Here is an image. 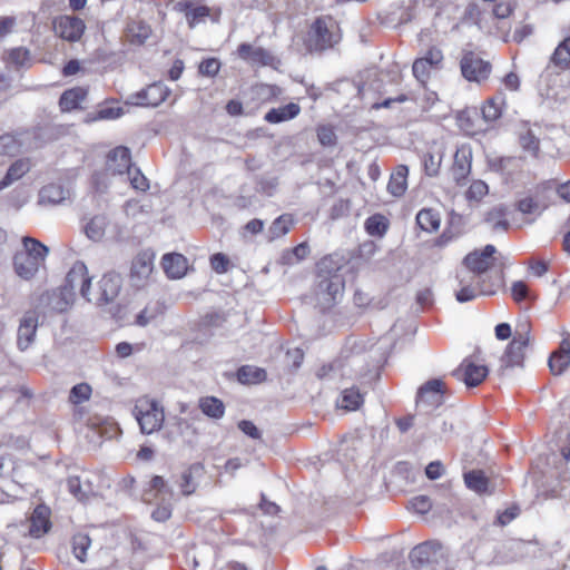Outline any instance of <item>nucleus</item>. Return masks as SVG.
I'll use <instances>...</instances> for the list:
<instances>
[{"instance_id": "obj_39", "label": "nucleus", "mask_w": 570, "mask_h": 570, "mask_svg": "<svg viewBox=\"0 0 570 570\" xmlns=\"http://www.w3.org/2000/svg\"><path fill=\"white\" fill-rule=\"evenodd\" d=\"M550 61L561 70L570 69V36L559 42Z\"/></svg>"}, {"instance_id": "obj_24", "label": "nucleus", "mask_w": 570, "mask_h": 570, "mask_svg": "<svg viewBox=\"0 0 570 570\" xmlns=\"http://www.w3.org/2000/svg\"><path fill=\"white\" fill-rule=\"evenodd\" d=\"M88 96V89L83 87H73L65 90L59 98V108L62 112H70L76 109H82L80 106Z\"/></svg>"}, {"instance_id": "obj_26", "label": "nucleus", "mask_w": 570, "mask_h": 570, "mask_svg": "<svg viewBox=\"0 0 570 570\" xmlns=\"http://www.w3.org/2000/svg\"><path fill=\"white\" fill-rule=\"evenodd\" d=\"M151 29L144 20H129L125 28L127 41L135 46H142L149 38Z\"/></svg>"}, {"instance_id": "obj_1", "label": "nucleus", "mask_w": 570, "mask_h": 570, "mask_svg": "<svg viewBox=\"0 0 570 570\" xmlns=\"http://www.w3.org/2000/svg\"><path fill=\"white\" fill-rule=\"evenodd\" d=\"M341 41L338 22L332 16L317 17L308 31L306 47L309 52H322Z\"/></svg>"}, {"instance_id": "obj_7", "label": "nucleus", "mask_w": 570, "mask_h": 570, "mask_svg": "<svg viewBox=\"0 0 570 570\" xmlns=\"http://www.w3.org/2000/svg\"><path fill=\"white\" fill-rule=\"evenodd\" d=\"M462 76L474 82H480L489 78L492 66L472 51L464 52L461 62Z\"/></svg>"}, {"instance_id": "obj_31", "label": "nucleus", "mask_w": 570, "mask_h": 570, "mask_svg": "<svg viewBox=\"0 0 570 570\" xmlns=\"http://www.w3.org/2000/svg\"><path fill=\"white\" fill-rule=\"evenodd\" d=\"M299 112H301V107L298 104L288 102L278 108L269 109L265 114L264 119L269 124H279L283 121L294 119L296 116H298Z\"/></svg>"}, {"instance_id": "obj_5", "label": "nucleus", "mask_w": 570, "mask_h": 570, "mask_svg": "<svg viewBox=\"0 0 570 570\" xmlns=\"http://www.w3.org/2000/svg\"><path fill=\"white\" fill-rule=\"evenodd\" d=\"M530 343V332H517L512 341L508 344L503 355L501 356V366L499 375H503L508 367L523 366L524 348Z\"/></svg>"}, {"instance_id": "obj_48", "label": "nucleus", "mask_w": 570, "mask_h": 570, "mask_svg": "<svg viewBox=\"0 0 570 570\" xmlns=\"http://www.w3.org/2000/svg\"><path fill=\"white\" fill-rule=\"evenodd\" d=\"M453 225H454V218L452 217L451 220H450L449 226L442 232V234L440 236H438L436 238H434L431 242L430 246L431 247L443 248L449 243H451L453 239L458 238L460 236L461 232L460 230H454L453 229Z\"/></svg>"}, {"instance_id": "obj_46", "label": "nucleus", "mask_w": 570, "mask_h": 570, "mask_svg": "<svg viewBox=\"0 0 570 570\" xmlns=\"http://www.w3.org/2000/svg\"><path fill=\"white\" fill-rule=\"evenodd\" d=\"M519 142L522 149L530 153L534 158L539 156L540 140L534 136L531 129L520 135Z\"/></svg>"}, {"instance_id": "obj_9", "label": "nucleus", "mask_w": 570, "mask_h": 570, "mask_svg": "<svg viewBox=\"0 0 570 570\" xmlns=\"http://www.w3.org/2000/svg\"><path fill=\"white\" fill-rule=\"evenodd\" d=\"M489 375V367L485 365L475 364L469 357L464 358L462 363L452 371V376L463 381L468 389L479 386Z\"/></svg>"}, {"instance_id": "obj_15", "label": "nucleus", "mask_w": 570, "mask_h": 570, "mask_svg": "<svg viewBox=\"0 0 570 570\" xmlns=\"http://www.w3.org/2000/svg\"><path fill=\"white\" fill-rule=\"evenodd\" d=\"M122 287V277L117 272L106 273L99 281L100 296L97 301L98 305L109 304L119 295Z\"/></svg>"}, {"instance_id": "obj_50", "label": "nucleus", "mask_w": 570, "mask_h": 570, "mask_svg": "<svg viewBox=\"0 0 570 570\" xmlns=\"http://www.w3.org/2000/svg\"><path fill=\"white\" fill-rule=\"evenodd\" d=\"M21 144L9 134L0 136V155L14 156L20 151Z\"/></svg>"}, {"instance_id": "obj_49", "label": "nucleus", "mask_w": 570, "mask_h": 570, "mask_svg": "<svg viewBox=\"0 0 570 570\" xmlns=\"http://www.w3.org/2000/svg\"><path fill=\"white\" fill-rule=\"evenodd\" d=\"M91 392V386L88 383L76 384L70 390L69 401L75 405L80 404L89 400Z\"/></svg>"}, {"instance_id": "obj_14", "label": "nucleus", "mask_w": 570, "mask_h": 570, "mask_svg": "<svg viewBox=\"0 0 570 570\" xmlns=\"http://www.w3.org/2000/svg\"><path fill=\"white\" fill-rule=\"evenodd\" d=\"M131 155L130 149L125 146H118L107 154V171L112 175L131 174Z\"/></svg>"}, {"instance_id": "obj_42", "label": "nucleus", "mask_w": 570, "mask_h": 570, "mask_svg": "<svg viewBox=\"0 0 570 570\" xmlns=\"http://www.w3.org/2000/svg\"><path fill=\"white\" fill-rule=\"evenodd\" d=\"M367 351V344L362 338L348 336L341 350V357L348 360L352 356L361 355Z\"/></svg>"}, {"instance_id": "obj_44", "label": "nucleus", "mask_w": 570, "mask_h": 570, "mask_svg": "<svg viewBox=\"0 0 570 570\" xmlns=\"http://www.w3.org/2000/svg\"><path fill=\"white\" fill-rule=\"evenodd\" d=\"M91 539L86 533H77L72 537V552L80 561H86L87 550L90 547Z\"/></svg>"}, {"instance_id": "obj_54", "label": "nucleus", "mask_w": 570, "mask_h": 570, "mask_svg": "<svg viewBox=\"0 0 570 570\" xmlns=\"http://www.w3.org/2000/svg\"><path fill=\"white\" fill-rule=\"evenodd\" d=\"M351 210L350 199L340 198L330 209V219L337 220L348 216Z\"/></svg>"}, {"instance_id": "obj_37", "label": "nucleus", "mask_w": 570, "mask_h": 570, "mask_svg": "<svg viewBox=\"0 0 570 570\" xmlns=\"http://www.w3.org/2000/svg\"><path fill=\"white\" fill-rule=\"evenodd\" d=\"M415 222L422 230L431 233L439 229L441 218L433 208H423L416 214Z\"/></svg>"}, {"instance_id": "obj_47", "label": "nucleus", "mask_w": 570, "mask_h": 570, "mask_svg": "<svg viewBox=\"0 0 570 570\" xmlns=\"http://www.w3.org/2000/svg\"><path fill=\"white\" fill-rule=\"evenodd\" d=\"M342 403V406L348 411L358 410L363 404V395L357 389H346L343 391Z\"/></svg>"}, {"instance_id": "obj_64", "label": "nucleus", "mask_w": 570, "mask_h": 570, "mask_svg": "<svg viewBox=\"0 0 570 570\" xmlns=\"http://www.w3.org/2000/svg\"><path fill=\"white\" fill-rule=\"evenodd\" d=\"M238 429L248 438L253 440H261L262 432L261 430L249 420H240L237 423Z\"/></svg>"}, {"instance_id": "obj_45", "label": "nucleus", "mask_w": 570, "mask_h": 570, "mask_svg": "<svg viewBox=\"0 0 570 570\" xmlns=\"http://www.w3.org/2000/svg\"><path fill=\"white\" fill-rule=\"evenodd\" d=\"M254 183L257 193L272 196L278 186V178L256 175L254 176Z\"/></svg>"}, {"instance_id": "obj_36", "label": "nucleus", "mask_w": 570, "mask_h": 570, "mask_svg": "<svg viewBox=\"0 0 570 570\" xmlns=\"http://www.w3.org/2000/svg\"><path fill=\"white\" fill-rule=\"evenodd\" d=\"M198 407L206 416L219 420L225 414L224 402L216 396H204L199 399Z\"/></svg>"}, {"instance_id": "obj_32", "label": "nucleus", "mask_w": 570, "mask_h": 570, "mask_svg": "<svg viewBox=\"0 0 570 570\" xmlns=\"http://www.w3.org/2000/svg\"><path fill=\"white\" fill-rule=\"evenodd\" d=\"M505 105V95L502 91L497 92L493 97L487 99L481 114L487 122H492L499 119L502 115V108Z\"/></svg>"}, {"instance_id": "obj_25", "label": "nucleus", "mask_w": 570, "mask_h": 570, "mask_svg": "<svg viewBox=\"0 0 570 570\" xmlns=\"http://www.w3.org/2000/svg\"><path fill=\"white\" fill-rule=\"evenodd\" d=\"M317 278V292L326 294L330 301L335 302L337 295L344 289V278L342 275H316Z\"/></svg>"}, {"instance_id": "obj_29", "label": "nucleus", "mask_w": 570, "mask_h": 570, "mask_svg": "<svg viewBox=\"0 0 570 570\" xmlns=\"http://www.w3.org/2000/svg\"><path fill=\"white\" fill-rule=\"evenodd\" d=\"M150 495L160 502H171L174 490L163 476L154 475L149 482V489L145 492L146 498L149 499Z\"/></svg>"}, {"instance_id": "obj_58", "label": "nucleus", "mask_w": 570, "mask_h": 570, "mask_svg": "<svg viewBox=\"0 0 570 570\" xmlns=\"http://www.w3.org/2000/svg\"><path fill=\"white\" fill-rule=\"evenodd\" d=\"M459 284L462 285L461 289L455 293V298L460 303H466L476 297L475 288L470 285H464V279L456 275Z\"/></svg>"}, {"instance_id": "obj_38", "label": "nucleus", "mask_w": 570, "mask_h": 570, "mask_svg": "<svg viewBox=\"0 0 570 570\" xmlns=\"http://www.w3.org/2000/svg\"><path fill=\"white\" fill-rule=\"evenodd\" d=\"M22 244L24 249L21 252L23 254L36 259L40 264L45 263V259L49 253V248L45 244L30 236H24L22 238Z\"/></svg>"}, {"instance_id": "obj_40", "label": "nucleus", "mask_w": 570, "mask_h": 570, "mask_svg": "<svg viewBox=\"0 0 570 570\" xmlns=\"http://www.w3.org/2000/svg\"><path fill=\"white\" fill-rule=\"evenodd\" d=\"M107 224L108 222L105 215H96L83 226V232L92 242H99L105 235Z\"/></svg>"}, {"instance_id": "obj_34", "label": "nucleus", "mask_w": 570, "mask_h": 570, "mask_svg": "<svg viewBox=\"0 0 570 570\" xmlns=\"http://www.w3.org/2000/svg\"><path fill=\"white\" fill-rule=\"evenodd\" d=\"M236 377L242 384H258L267 379L264 368L253 365H242L236 372Z\"/></svg>"}, {"instance_id": "obj_60", "label": "nucleus", "mask_w": 570, "mask_h": 570, "mask_svg": "<svg viewBox=\"0 0 570 570\" xmlns=\"http://www.w3.org/2000/svg\"><path fill=\"white\" fill-rule=\"evenodd\" d=\"M424 171L428 176L433 177L439 174L441 157L428 153L423 157Z\"/></svg>"}, {"instance_id": "obj_28", "label": "nucleus", "mask_w": 570, "mask_h": 570, "mask_svg": "<svg viewBox=\"0 0 570 570\" xmlns=\"http://www.w3.org/2000/svg\"><path fill=\"white\" fill-rule=\"evenodd\" d=\"M69 190L66 189L61 184H48L43 186L39 191V204L59 205L69 198Z\"/></svg>"}, {"instance_id": "obj_22", "label": "nucleus", "mask_w": 570, "mask_h": 570, "mask_svg": "<svg viewBox=\"0 0 570 570\" xmlns=\"http://www.w3.org/2000/svg\"><path fill=\"white\" fill-rule=\"evenodd\" d=\"M350 259V255L341 253L330 254L316 264V275H341L340 271L348 264Z\"/></svg>"}, {"instance_id": "obj_43", "label": "nucleus", "mask_w": 570, "mask_h": 570, "mask_svg": "<svg viewBox=\"0 0 570 570\" xmlns=\"http://www.w3.org/2000/svg\"><path fill=\"white\" fill-rule=\"evenodd\" d=\"M293 224L291 215L284 214L277 217L268 228V240L286 235L289 232V226Z\"/></svg>"}, {"instance_id": "obj_63", "label": "nucleus", "mask_w": 570, "mask_h": 570, "mask_svg": "<svg viewBox=\"0 0 570 570\" xmlns=\"http://www.w3.org/2000/svg\"><path fill=\"white\" fill-rule=\"evenodd\" d=\"M171 502H160L158 507L151 512V518L157 522H165L171 517Z\"/></svg>"}, {"instance_id": "obj_53", "label": "nucleus", "mask_w": 570, "mask_h": 570, "mask_svg": "<svg viewBox=\"0 0 570 570\" xmlns=\"http://www.w3.org/2000/svg\"><path fill=\"white\" fill-rule=\"evenodd\" d=\"M220 69V61L217 58H206L200 61L198 72L205 77H215Z\"/></svg>"}, {"instance_id": "obj_19", "label": "nucleus", "mask_w": 570, "mask_h": 570, "mask_svg": "<svg viewBox=\"0 0 570 570\" xmlns=\"http://www.w3.org/2000/svg\"><path fill=\"white\" fill-rule=\"evenodd\" d=\"M548 365L553 375H561L570 365V341L563 338L558 348L553 351L548 360Z\"/></svg>"}, {"instance_id": "obj_6", "label": "nucleus", "mask_w": 570, "mask_h": 570, "mask_svg": "<svg viewBox=\"0 0 570 570\" xmlns=\"http://www.w3.org/2000/svg\"><path fill=\"white\" fill-rule=\"evenodd\" d=\"M55 33L65 41L77 42L81 39L86 30L85 21L73 14H61L52 20Z\"/></svg>"}, {"instance_id": "obj_17", "label": "nucleus", "mask_w": 570, "mask_h": 570, "mask_svg": "<svg viewBox=\"0 0 570 570\" xmlns=\"http://www.w3.org/2000/svg\"><path fill=\"white\" fill-rule=\"evenodd\" d=\"M164 417L163 409L159 407L156 401H153L149 409L146 412H141L137 420L141 432L150 434L161 428Z\"/></svg>"}, {"instance_id": "obj_11", "label": "nucleus", "mask_w": 570, "mask_h": 570, "mask_svg": "<svg viewBox=\"0 0 570 570\" xmlns=\"http://www.w3.org/2000/svg\"><path fill=\"white\" fill-rule=\"evenodd\" d=\"M76 293H71L59 286L58 288L46 291L39 297V305L48 307L49 309L63 313L73 303Z\"/></svg>"}, {"instance_id": "obj_52", "label": "nucleus", "mask_w": 570, "mask_h": 570, "mask_svg": "<svg viewBox=\"0 0 570 570\" xmlns=\"http://www.w3.org/2000/svg\"><path fill=\"white\" fill-rule=\"evenodd\" d=\"M308 253L309 247L305 242H303L296 245L292 250L284 253L283 261L287 264H292L294 262V258L295 262H299L304 259L308 255Z\"/></svg>"}, {"instance_id": "obj_16", "label": "nucleus", "mask_w": 570, "mask_h": 570, "mask_svg": "<svg viewBox=\"0 0 570 570\" xmlns=\"http://www.w3.org/2000/svg\"><path fill=\"white\" fill-rule=\"evenodd\" d=\"M170 90L160 81L149 85L146 89L137 92L136 97L139 100L137 105L144 107H157L166 100Z\"/></svg>"}, {"instance_id": "obj_59", "label": "nucleus", "mask_w": 570, "mask_h": 570, "mask_svg": "<svg viewBox=\"0 0 570 570\" xmlns=\"http://www.w3.org/2000/svg\"><path fill=\"white\" fill-rule=\"evenodd\" d=\"M128 176L130 179V184L135 189L145 191L149 188V181L139 168H131V174Z\"/></svg>"}, {"instance_id": "obj_56", "label": "nucleus", "mask_w": 570, "mask_h": 570, "mask_svg": "<svg viewBox=\"0 0 570 570\" xmlns=\"http://www.w3.org/2000/svg\"><path fill=\"white\" fill-rule=\"evenodd\" d=\"M317 138L322 146L331 147L336 144L337 137L331 126L322 125L317 128Z\"/></svg>"}, {"instance_id": "obj_61", "label": "nucleus", "mask_w": 570, "mask_h": 570, "mask_svg": "<svg viewBox=\"0 0 570 570\" xmlns=\"http://www.w3.org/2000/svg\"><path fill=\"white\" fill-rule=\"evenodd\" d=\"M29 58V50L22 47L11 49L8 56L9 61L16 65L17 67L24 66L26 61H28Z\"/></svg>"}, {"instance_id": "obj_8", "label": "nucleus", "mask_w": 570, "mask_h": 570, "mask_svg": "<svg viewBox=\"0 0 570 570\" xmlns=\"http://www.w3.org/2000/svg\"><path fill=\"white\" fill-rule=\"evenodd\" d=\"M497 248L489 244L485 245L481 250L475 249L469 253L463 258V265L473 274L482 275L487 273L492 266H494Z\"/></svg>"}, {"instance_id": "obj_2", "label": "nucleus", "mask_w": 570, "mask_h": 570, "mask_svg": "<svg viewBox=\"0 0 570 570\" xmlns=\"http://www.w3.org/2000/svg\"><path fill=\"white\" fill-rule=\"evenodd\" d=\"M416 570H448L449 559L444 547L434 540L415 546L409 556Z\"/></svg>"}, {"instance_id": "obj_30", "label": "nucleus", "mask_w": 570, "mask_h": 570, "mask_svg": "<svg viewBox=\"0 0 570 570\" xmlns=\"http://www.w3.org/2000/svg\"><path fill=\"white\" fill-rule=\"evenodd\" d=\"M205 474V468L200 462H195L181 473L180 488L184 495H190L196 491V479H200Z\"/></svg>"}, {"instance_id": "obj_13", "label": "nucleus", "mask_w": 570, "mask_h": 570, "mask_svg": "<svg viewBox=\"0 0 570 570\" xmlns=\"http://www.w3.org/2000/svg\"><path fill=\"white\" fill-rule=\"evenodd\" d=\"M174 9L177 12H183L185 14L190 29L195 28L197 23L204 21L212 12L208 6L202 4L195 0H180L174 6Z\"/></svg>"}, {"instance_id": "obj_4", "label": "nucleus", "mask_w": 570, "mask_h": 570, "mask_svg": "<svg viewBox=\"0 0 570 570\" xmlns=\"http://www.w3.org/2000/svg\"><path fill=\"white\" fill-rule=\"evenodd\" d=\"M155 253L151 249L139 252L131 262L129 282L135 289L144 288L154 271Z\"/></svg>"}, {"instance_id": "obj_33", "label": "nucleus", "mask_w": 570, "mask_h": 570, "mask_svg": "<svg viewBox=\"0 0 570 570\" xmlns=\"http://www.w3.org/2000/svg\"><path fill=\"white\" fill-rule=\"evenodd\" d=\"M30 170V160L28 158H20L13 161L2 179L0 180V190L9 187L16 180L20 179Z\"/></svg>"}, {"instance_id": "obj_3", "label": "nucleus", "mask_w": 570, "mask_h": 570, "mask_svg": "<svg viewBox=\"0 0 570 570\" xmlns=\"http://www.w3.org/2000/svg\"><path fill=\"white\" fill-rule=\"evenodd\" d=\"M451 392L446 387L444 381L440 377H433L424 382L416 392L415 402L416 405L424 404L432 409L441 406L445 396L450 395Z\"/></svg>"}, {"instance_id": "obj_51", "label": "nucleus", "mask_w": 570, "mask_h": 570, "mask_svg": "<svg viewBox=\"0 0 570 570\" xmlns=\"http://www.w3.org/2000/svg\"><path fill=\"white\" fill-rule=\"evenodd\" d=\"M511 294L515 302L529 299L534 301L535 296L531 294L529 286L523 281H517L512 284Z\"/></svg>"}, {"instance_id": "obj_35", "label": "nucleus", "mask_w": 570, "mask_h": 570, "mask_svg": "<svg viewBox=\"0 0 570 570\" xmlns=\"http://www.w3.org/2000/svg\"><path fill=\"white\" fill-rule=\"evenodd\" d=\"M409 175V168L405 165H399L395 173H393L390 177L387 184V190L395 197H401L404 195L407 183L406 178Z\"/></svg>"}, {"instance_id": "obj_41", "label": "nucleus", "mask_w": 570, "mask_h": 570, "mask_svg": "<svg viewBox=\"0 0 570 570\" xmlns=\"http://www.w3.org/2000/svg\"><path fill=\"white\" fill-rule=\"evenodd\" d=\"M389 226V219L382 214H374L364 223L365 232L374 237H383L386 234Z\"/></svg>"}, {"instance_id": "obj_57", "label": "nucleus", "mask_w": 570, "mask_h": 570, "mask_svg": "<svg viewBox=\"0 0 570 570\" xmlns=\"http://www.w3.org/2000/svg\"><path fill=\"white\" fill-rule=\"evenodd\" d=\"M253 62H258L262 66L273 67L275 62H279L276 57L272 55L271 51L263 47L255 48L254 56L252 59Z\"/></svg>"}, {"instance_id": "obj_21", "label": "nucleus", "mask_w": 570, "mask_h": 570, "mask_svg": "<svg viewBox=\"0 0 570 570\" xmlns=\"http://www.w3.org/2000/svg\"><path fill=\"white\" fill-rule=\"evenodd\" d=\"M466 488L480 495H491L494 493V487L482 470H470L463 474Z\"/></svg>"}, {"instance_id": "obj_55", "label": "nucleus", "mask_w": 570, "mask_h": 570, "mask_svg": "<svg viewBox=\"0 0 570 570\" xmlns=\"http://www.w3.org/2000/svg\"><path fill=\"white\" fill-rule=\"evenodd\" d=\"M210 266L217 274H224L229 269L230 259L224 253H215L210 256Z\"/></svg>"}, {"instance_id": "obj_12", "label": "nucleus", "mask_w": 570, "mask_h": 570, "mask_svg": "<svg viewBox=\"0 0 570 570\" xmlns=\"http://www.w3.org/2000/svg\"><path fill=\"white\" fill-rule=\"evenodd\" d=\"M38 328V314L35 311H28L20 320L17 335V346L20 351H26L35 342Z\"/></svg>"}, {"instance_id": "obj_27", "label": "nucleus", "mask_w": 570, "mask_h": 570, "mask_svg": "<svg viewBox=\"0 0 570 570\" xmlns=\"http://www.w3.org/2000/svg\"><path fill=\"white\" fill-rule=\"evenodd\" d=\"M40 265L41 264L39 262L22 252H17L13 256L14 272L26 281L31 279L37 274Z\"/></svg>"}, {"instance_id": "obj_18", "label": "nucleus", "mask_w": 570, "mask_h": 570, "mask_svg": "<svg viewBox=\"0 0 570 570\" xmlns=\"http://www.w3.org/2000/svg\"><path fill=\"white\" fill-rule=\"evenodd\" d=\"M50 509L46 504H38L30 518L29 533L33 538H40L51 529Z\"/></svg>"}, {"instance_id": "obj_62", "label": "nucleus", "mask_w": 570, "mask_h": 570, "mask_svg": "<svg viewBox=\"0 0 570 570\" xmlns=\"http://www.w3.org/2000/svg\"><path fill=\"white\" fill-rule=\"evenodd\" d=\"M520 514V508L517 504L511 505L502 512H499L497 515L495 523L504 527L514 520Z\"/></svg>"}, {"instance_id": "obj_20", "label": "nucleus", "mask_w": 570, "mask_h": 570, "mask_svg": "<svg viewBox=\"0 0 570 570\" xmlns=\"http://www.w3.org/2000/svg\"><path fill=\"white\" fill-rule=\"evenodd\" d=\"M161 267L168 278H181L187 273V258L179 253H167L161 258Z\"/></svg>"}, {"instance_id": "obj_10", "label": "nucleus", "mask_w": 570, "mask_h": 570, "mask_svg": "<svg viewBox=\"0 0 570 570\" xmlns=\"http://www.w3.org/2000/svg\"><path fill=\"white\" fill-rule=\"evenodd\" d=\"M78 285L80 286V295L89 301L88 294L91 286V277L88 276L87 266L81 261H77L72 265L70 271L67 273L61 286L62 288H66V291L75 293V288Z\"/></svg>"}, {"instance_id": "obj_23", "label": "nucleus", "mask_w": 570, "mask_h": 570, "mask_svg": "<svg viewBox=\"0 0 570 570\" xmlns=\"http://www.w3.org/2000/svg\"><path fill=\"white\" fill-rule=\"evenodd\" d=\"M453 179L458 185H464L471 171V151L468 149H458L454 155L451 168Z\"/></svg>"}]
</instances>
